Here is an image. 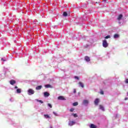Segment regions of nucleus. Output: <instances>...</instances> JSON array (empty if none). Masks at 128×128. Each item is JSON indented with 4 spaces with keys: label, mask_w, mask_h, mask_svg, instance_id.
Returning <instances> with one entry per match:
<instances>
[{
    "label": "nucleus",
    "mask_w": 128,
    "mask_h": 128,
    "mask_svg": "<svg viewBox=\"0 0 128 128\" xmlns=\"http://www.w3.org/2000/svg\"><path fill=\"white\" fill-rule=\"evenodd\" d=\"M102 46H104V48H108V44L106 40H103Z\"/></svg>",
    "instance_id": "nucleus-1"
},
{
    "label": "nucleus",
    "mask_w": 128,
    "mask_h": 128,
    "mask_svg": "<svg viewBox=\"0 0 128 128\" xmlns=\"http://www.w3.org/2000/svg\"><path fill=\"white\" fill-rule=\"evenodd\" d=\"M28 92L29 96H32V94H34V91L32 89H29L28 90Z\"/></svg>",
    "instance_id": "nucleus-2"
},
{
    "label": "nucleus",
    "mask_w": 128,
    "mask_h": 128,
    "mask_svg": "<svg viewBox=\"0 0 128 128\" xmlns=\"http://www.w3.org/2000/svg\"><path fill=\"white\" fill-rule=\"evenodd\" d=\"M75 124H76V122H74V121H70L68 123V126H72Z\"/></svg>",
    "instance_id": "nucleus-3"
},
{
    "label": "nucleus",
    "mask_w": 128,
    "mask_h": 128,
    "mask_svg": "<svg viewBox=\"0 0 128 128\" xmlns=\"http://www.w3.org/2000/svg\"><path fill=\"white\" fill-rule=\"evenodd\" d=\"M16 80H12L10 81V84H12V86H14V84H16Z\"/></svg>",
    "instance_id": "nucleus-4"
},
{
    "label": "nucleus",
    "mask_w": 128,
    "mask_h": 128,
    "mask_svg": "<svg viewBox=\"0 0 128 128\" xmlns=\"http://www.w3.org/2000/svg\"><path fill=\"white\" fill-rule=\"evenodd\" d=\"M94 102V104H96V106H98V102H100V99L96 98Z\"/></svg>",
    "instance_id": "nucleus-5"
},
{
    "label": "nucleus",
    "mask_w": 128,
    "mask_h": 128,
    "mask_svg": "<svg viewBox=\"0 0 128 128\" xmlns=\"http://www.w3.org/2000/svg\"><path fill=\"white\" fill-rule=\"evenodd\" d=\"M58 100H66V98H64V97L63 96H59L58 97Z\"/></svg>",
    "instance_id": "nucleus-6"
},
{
    "label": "nucleus",
    "mask_w": 128,
    "mask_h": 128,
    "mask_svg": "<svg viewBox=\"0 0 128 128\" xmlns=\"http://www.w3.org/2000/svg\"><path fill=\"white\" fill-rule=\"evenodd\" d=\"M83 104H84V106H88V100H83Z\"/></svg>",
    "instance_id": "nucleus-7"
},
{
    "label": "nucleus",
    "mask_w": 128,
    "mask_h": 128,
    "mask_svg": "<svg viewBox=\"0 0 128 128\" xmlns=\"http://www.w3.org/2000/svg\"><path fill=\"white\" fill-rule=\"evenodd\" d=\"M84 60H86V62H90V57L88 56H85Z\"/></svg>",
    "instance_id": "nucleus-8"
},
{
    "label": "nucleus",
    "mask_w": 128,
    "mask_h": 128,
    "mask_svg": "<svg viewBox=\"0 0 128 128\" xmlns=\"http://www.w3.org/2000/svg\"><path fill=\"white\" fill-rule=\"evenodd\" d=\"M78 84H79V86H81V88H84V84L82 82H78Z\"/></svg>",
    "instance_id": "nucleus-9"
},
{
    "label": "nucleus",
    "mask_w": 128,
    "mask_h": 128,
    "mask_svg": "<svg viewBox=\"0 0 128 128\" xmlns=\"http://www.w3.org/2000/svg\"><path fill=\"white\" fill-rule=\"evenodd\" d=\"M42 86H38L36 87V90H42Z\"/></svg>",
    "instance_id": "nucleus-10"
},
{
    "label": "nucleus",
    "mask_w": 128,
    "mask_h": 128,
    "mask_svg": "<svg viewBox=\"0 0 128 128\" xmlns=\"http://www.w3.org/2000/svg\"><path fill=\"white\" fill-rule=\"evenodd\" d=\"M50 96V93L48 92H44V96L46 98H47L48 96Z\"/></svg>",
    "instance_id": "nucleus-11"
},
{
    "label": "nucleus",
    "mask_w": 128,
    "mask_h": 128,
    "mask_svg": "<svg viewBox=\"0 0 128 128\" xmlns=\"http://www.w3.org/2000/svg\"><path fill=\"white\" fill-rule=\"evenodd\" d=\"M90 128H98V126H96L94 124H90Z\"/></svg>",
    "instance_id": "nucleus-12"
},
{
    "label": "nucleus",
    "mask_w": 128,
    "mask_h": 128,
    "mask_svg": "<svg viewBox=\"0 0 128 128\" xmlns=\"http://www.w3.org/2000/svg\"><path fill=\"white\" fill-rule=\"evenodd\" d=\"M122 14H120L118 16V20H122Z\"/></svg>",
    "instance_id": "nucleus-13"
},
{
    "label": "nucleus",
    "mask_w": 128,
    "mask_h": 128,
    "mask_svg": "<svg viewBox=\"0 0 128 128\" xmlns=\"http://www.w3.org/2000/svg\"><path fill=\"white\" fill-rule=\"evenodd\" d=\"M100 110H103V112H104V106L102 105H100L99 106Z\"/></svg>",
    "instance_id": "nucleus-14"
},
{
    "label": "nucleus",
    "mask_w": 128,
    "mask_h": 128,
    "mask_svg": "<svg viewBox=\"0 0 128 128\" xmlns=\"http://www.w3.org/2000/svg\"><path fill=\"white\" fill-rule=\"evenodd\" d=\"M120 35H118V34H115L114 36V38H119Z\"/></svg>",
    "instance_id": "nucleus-15"
},
{
    "label": "nucleus",
    "mask_w": 128,
    "mask_h": 128,
    "mask_svg": "<svg viewBox=\"0 0 128 128\" xmlns=\"http://www.w3.org/2000/svg\"><path fill=\"white\" fill-rule=\"evenodd\" d=\"M16 92L18 94H20V92H22V89L20 88H18L16 90Z\"/></svg>",
    "instance_id": "nucleus-16"
},
{
    "label": "nucleus",
    "mask_w": 128,
    "mask_h": 128,
    "mask_svg": "<svg viewBox=\"0 0 128 128\" xmlns=\"http://www.w3.org/2000/svg\"><path fill=\"white\" fill-rule=\"evenodd\" d=\"M72 106H78V102H75L73 103Z\"/></svg>",
    "instance_id": "nucleus-17"
},
{
    "label": "nucleus",
    "mask_w": 128,
    "mask_h": 128,
    "mask_svg": "<svg viewBox=\"0 0 128 128\" xmlns=\"http://www.w3.org/2000/svg\"><path fill=\"white\" fill-rule=\"evenodd\" d=\"M45 88H52V85L50 84H46L45 85Z\"/></svg>",
    "instance_id": "nucleus-18"
},
{
    "label": "nucleus",
    "mask_w": 128,
    "mask_h": 128,
    "mask_svg": "<svg viewBox=\"0 0 128 128\" xmlns=\"http://www.w3.org/2000/svg\"><path fill=\"white\" fill-rule=\"evenodd\" d=\"M44 116L46 118H50V117L48 114H44Z\"/></svg>",
    "instance_id": "nucleus-19"
},
{
    "label": "nucleus",
    "mask_w": 128,
    "mask_h": 128,
    "mask_svg": "<svg viewBox=\"0 0 128 128\" xmlns=\"http://www.w3.org/2000/svg\"><path fill=\"white\" fill-rule=\"evenodd\" d=\"M63 16H68V12H64Z\"/></svg>",
    "instance_id": "nucleus-20"
},
{
    "label": "nucleus",
    "mask_w": 128,
    "mask_h": 128,
    "mask_svg": "<svg viewBox=\"0 0 128 128\" xmlns=\"http://www.w3.org/2000/svg\"><path fill=\"white\" fill-rule=\"evenodd\" d=\"M105 38H106V40H108V38H110V36L108 35V36H106L105 37Z\"/></svg>",
    "instance_id": "nucleus-21"
},
{
    "label": "nucleus",
    "mask_w": 128,
    "mask_h": 128,
    "mask_svg": "<svg viewBox=\"0 0 128 128\" xmlns=\"http://www.w3.org/2000/svg\"><path fill=\"white\" fill-rule=\"evenodd\" d=\"M48 106H49L50 108H52V104H50V103H48Z\"/></svg>",
    "instance_id": "nucleus-22"
},
{
    "label": "nucleus",
    "mask_w": 128,
    "mask_h": 128,
    "mask_svg": "<svg viewBox=\"0 0 128 128\" xmlns=\"http://www.w3.org/2000/svg\"><path fill=\"white\" fill-rule=\"evenodd\" d=\"M37 102H40V104H44V102H42V100H37Z\"/></svg>",
    "instance_id": "nucleus-23"
},
{
    "label": "nucleus",
    "mask_w": 128,
    "mask_h": 128,
    "mask_svg": "<svg viewBox=\"0 0 128 128\" xmlns=\"http://www.w3.org/2000/svg\"><path fill=\"white\" fill-rule=\"evenodd\" d=\"M74 108H71L70 109V112H74Z\"/></svg>",
    "instance_id": "nucleus-24"
},
{
    "label": "nucleus",
    "mask_w": 128,
    "mask_h": 128,
    "mask_svg": "<svg viewBox=\"0 0 128 128\" xmlns=\"http://www.w3.org/2000/svg\"><path fill=\"white\" fill-rule=\"evenodd\" d=\"M74 118H78V115L76 114H73Z\"/></svg>",
    "instance_id": "nucleus-25"
},
{
    "label": "nucleus",
    "mask_w": 128,
    "mask_h": 128,
    "mask_svg": "<svg viewBox=\"0 0 128 128\" xmlns=\"http://www.w3.org/2000/svg\"><path fill=\"white\" fill-rule=\"evenodd\" d=\"M74 78H76V80H80V78L78 76H75Z\"/></svg>",
    "instance_id": "nucleus-26"
},
{
    "label": "nucleus",
    "mask_w": 128,
    "mask_h": 128,
    "mask_svg": "<svg viewBox=\"0 0 128 128\" xmlns=\"http://www.w3.org/2000/svg\"><path fill=\"white\" fill-rule=\"evenodd\" d=\"M54 114V116H58V113L56 112H53Z\"/></svg>",
    "instance_id": "nucleus-27"
},
{
    "label": "nucleus",
    "mask_w": 128,
    "mask_h": 128,
    "mask_svg": "<svg viewBox=\"0 0 128 128\" xmlns=\"http://www.w3.org/2000/svg\"><path fill=\"white\" fill-rule=\"evenodd\" d=\"M125 82H126V84H128V78L126 80Z\"/></svg>",
    "instance_id": "nucleus-28"
},
{
    "label": "nucleus",
    "mask_w": 128,
    "mask_h": 128,
    "mask_svg": "<svg viewBox=\"0 0 128 128\" xmlns=\"http://www.w3.org/2000/svg\"><path fill=\"white\" fill-rule=\"evenodd\" d=\"M100 94H104V91H102V90L100 91Z\"/></svg>",
    "instance_id": "nucleus-29"
},
{
    "label": "nucleus",
    "mask_w": 128,
    "mask_h": 128,
    "mask_svg": "<svg viewBox=\"0 0 128 128\" xmlns=\"http://www.w3.org/2000/svg\"><path fill=\"white\" fill-rule=\"evenodd\" d=\"M76 89L74 90V93L76 94Z\"/></svg>",
    "instance_id": "nucleus-30"
},
{
    "label": "nucleus",
    "mask_w": 128,
    "mask_h": 128,
    "mask_svg": "<svg viewBox=\"0 0 128 128\" xmlns=\"http://www.w3.org/2000/svg\"><path fill=\"white\" fill-rule=\"evenodd\" d=\"M1 60H3V62H6V60H4V58H2Z\"/></svg>",
    "instance_id": "nucleus-31"
},
{
    "label": "nucleus",
    "mask_w": 128,
    "mask_h": 128,
    "mask_svg": "<svg viewBox=\"0 0 128 128\" xmlns=\"http://www.w3.org/2000/svg\"><path fill=\"white\" fill-rule=\"evenodd\" d=\"M14 88H18V86H15Z\"/></svg>",
    "instance_id": "nucleus-32"
},
{
    "label": "nucleus",
    "mask_w": 128,
    "mask_h": 128,
    "mask_svg": "<svg viewBox=\"0 0 128 128\" xmlns=\"http://www.w3.org/2000/svg\"><path fill=\"white\" fill-rule=\"evenodd\" d=\"M128 100V98H125V100Z\"/></svg>",
    "instance_id": "nucleus-33"
},
{
    "label": "nucleus",
    "mask_w": 128,
    "mask_h": 128,
    "mask_svg": "<svg viewBox=\"0 0 128 128\" xmlns=\"http://www.w3.org/2000/svg\"><path fill=\"white\" fill-rule=\"evenodd\" d=\"M104 0V2H106V0Z\"/></svg>",
    "instance_id": "nucleus-34"
}]
</instances>
